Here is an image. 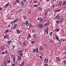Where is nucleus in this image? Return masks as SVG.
<instances>
[{
  "label": "nucleus",
  "instance_id": "nucleus-59",
  "mask_svg": "<svg viewBox=\"0 0 66 66\" xmlns=\"http://www.w3.org/2000/svg\"><path fill=\"white\" fill-rule=\"evenodd\" d=\"M1 66H4V65L3 64H2V65Z\"/></svg>",
  "mask_w": 66,
  "mask_h": 66
},
{
  "label": "nucleus",
  "instance_id": "nucleus-1",
  "mask_svg": "<svg viewBox=\"0 0 66 66\" xmlns=\"http://www.w3.org/2000/svg\"><path fill=\"white\" fill-rule=\"evenodd\" d=\"M33 51L34 52H36V53H38V47H37L36 49H34L33 50Z\"/></svg>",
  "mask_w": 66,
  "mask_h": 66
},
{
  "label": "nucleus",
  "instance_id": "nucleus-44",
  "mask_svg": "<svg viewBox=\"0 0 66 66\" xmlns=\"http://www.w3.org/2000/svg\"><path fill=\"white\" fill-rule=\"evenodd\" d=\"M13 29H16V27L15 26H14L13 28Z\"/></svg>",
  "mask_w": 66,
  "mask_h": 66
},
{
  "label": "nucleus",
  "instance_id": "nucleus-42",
  "mask_svg": "<svg viewBox=\"0 0 66 66\" xmlns=\"http://www.w3.org/2000/svg\"><path fill=\"white\" fill-rule=\"evenodd\" d=\"M52 7H55V5H52Z\"/></svg>",
  "mask_w": 66,
  "mask_h": 66
},
{
  "label": "nucleus",
  "instance_id": "nucleus-21",
  "mask_svg": "<svg viewBox=\"0 0 66 66\" xmlns=\"http://www.w3.org/2000/svg\"><path fill=\"white\" fill-rule=\"evenodd\" d=\"M4 37L5 38H7V37H8V36L7 35H6Z\"/></svg>",
  "mask_w": 66,
  "mask_h": 66
},
{
  "label": "nucleus",
  "instance_id": "nucleus-19",
  "mask_svg": "<svg viewBox=\"0 0 66 66\" xmlns=\"http://www.w3.org/2000/svg\"><path fill=\"white\" fill-rule=\"evenodd\" d=\"M5 52L6 54H7V53H8L7 51H5Z\"/></svg>",
  "mask_w": 66,
  "mask_h": 66
},
{
  "label": "nucleus",
  "instance_id": "nucleus-7",
  "mask_svg": "<svg viewBox=\"0 0 66 66\" xmlns=\"http://www.w3.org/2000/svg\"><path fill=\"white\" fill-rule=\"evenodd\" d=\"M13 60L14 63L16 62V61H15V57H14L13 58Z\"/></svg>",
  "mask_w": 66,
  "mask_h": 66
},
{
  "label": "nucleus",
  "instance_id": "nucleus-2",
  "mask_svg": "<svg viewBox=\"0 0 66 66\" xmlns=\"http://www.w3.org/2000/svg\"><path fill=\"white\" fill-rule=\"evenodd\" d=\"M38 26L39 28L40 29L42 28L43 27V25L42 24H38Z\"/></svg>",
  "mask_w": 66,
  "mask_h": 66
},
{
  "label": "nucleus",
  "instance_id": "nucleus-25",
  "mask_svg": "<svg viewBox=\"0 0 66 66\" xmlns=\"http://www.w3.org/2000/svg\"><path fill=\"white\" fill-rule=\"evenodd\" d=\"M9 4L8 3H7L6 5L5 6H6V7H7V6H9Z\"/></svg>",
  "mask_w": 66,
  "mask_h": 66
},
{
  "label": "nucleus",
  "instance_id": "nucleus-18",
  "mask_svg": "<svg viewBox=\"0 0 66 66\" xmlns=\"http://www.w3.org/2000/svg\"><path fill=\"white\" fill-rule=\"evenodd\" d=\"M20 55H21V56H23V54L22 53H20Z\"/></svg>",
  "mask_w": 66,
  "mask_h": 66
},
{
  "label": "nucleus",
  "instance_id": "nucleus-63",
  "mask_svg": "<svg viewBox=\"0 0 66 66\" xmlns=\"http://www.w3.org/2000/svg\"><path fill=\"white\" fill-rule=\"evenodd\" d=\"M58 41H59L60 42V40H59V38H58Z\"/></svg>",
  "mask_w": 66,
  "mask_h": 66
},
{
  "label": "nucleus",
  "instance_id": "nucleus-8",
  "mask_svg": "<svg viewBox=\"0 0 66 66\" xmlns=\"http://www.w3.org/2000/svg\"><path fill=\"white\" fill-rule=\"evenodd\" d=\"M66 4V1H65L63 3V5H65Z\"/></svg>",
  "mask_w": 66,
  "mask_h": 66
},
{
  "label": "nucleus",
  "instance_id": "nucleus-39",
  "mask_svg": "<svg viewBox=\"0 0 66 66\" xmlns=\"http://www.w3.org/2000/svg\"><path fill=\"white\" fill-rule=\"evenodd\" d=\"M11 27V24H9L8 25V28H10Z\"/></svg>",
  "mask_w": 66,
  "mask_h": 66
},
{
  "label": "nucleus",
  "instance_id": "nucleus-45",
  "mask_svg": "<svg viewBox=\"0 0 66 66\" xmlns=\"http://www.w3.org/2000/svg\"><path fill=\"white\" fill-rule=\"evenodd\" d=\"M2 54H5V53L4 52H2Z\"/></svg>",
  "mask_w": 66,
  "mask_h": 66
},
{
  "label": "nucleus",
  "instance_id": "nucleus-4",
  "mask_svg": "<svg viewBox=\"0 0 66 66\" xmlns=\"http://www.w3.org/2000/svg\"><path fill=\"white\" fill-rule=\"evenodd\" d=\"M48 60L47 59H45L44 60V62L45 63H48Z\"/></svg>",
  "mask_w": 66,
  "mask_h": 66
},
{
  "label": "nucleus",
  "instance_id": "nucleus-47",
  "mask_svg": "<svg viewBox=\"0 0 66 66\" xmlns=\"http://www.w3.org/2000/svg\"><path fill=\"white\" fill-rule=\"evenodd\" d=\"M44 32H46V29H44Z\"/></svg>",
  "mask_w": 66,
  "mask_h": 66
},
{
  "label": "nucleus",
  "instance_id": "nucleus-16",
  "mask_svg": "<svg viewBox=\"0 0 66 66\" xmlns=\"http://www.w3.org/2000/svg\"><path fill=\"white\" fill-rule=\"evenodd\" d=\"M60 5H62V1H60L59 3Z\"/></svg>",
  "mask_w": 66,
  "mask_h": 66
},
{
  "label": "nucleus",
  "instance_id": "nucleus-61",
  "mask_svg": "<svg viewBox=\"0 0 66 66\" xmlns=\"http://www.w3.org/2000/svg\"><path fill=\"white\" fill-rule=\"evenodd\" d=\"M19 44H20V45H21L22 43L21 42H19Z\"/></svg>",
  "mask_w": 66,
  "mask_h": 66
},
{
  "label": "nucleus",
  "instance_id": "nucleus-22",
  "mask_svg": "<svg viewBox=\"0 0 66 66\" xmlns=\"http://www.w3.org/2000/svg\"><path fill=\"white\" fill-rule=\"evenodd\" d=\"M27 17L26 16H24V20H25V19H27Z\"/></svg>",
  "mask_w": 66,
  "mask_h": 66
},
{
  "label": "nucleus",
  "instance_id": "nucleus-28",
  "mask_svg": "<svg viewBox=\"0 0 66 66\" xmlns=\"http://www.w3.org/2000/svg\"><path fill=\"white\" fill-rule=\"evenodd\" d=\"M42 8L40 7L39 9V11H42Z\"/></svg>",
  "mask_w": 66,
  "mask_h": 66
},
{
  "label": "nucleus",
  "instance_id": "nucleus-33",
  "mask_svg": "<svg viewBox=\"0 0 66 66\" xmlns=\"http://www.w3.org/2000/svg\"><path fill=\"white\" fill-rule=\"evenodd\" d=\"M30 37H31V36H30V35H28V38L29 39Z\"/></svg>",
  "mask_w": 66,
  "mask_h": 66
},
{
  "label": "nucleus",
  "instance_id": "nucleus-57",
  "mask_svg": "<svg viewBox=\"0 0 66 66\" xmlns=\"http://www.w3.org/2000/svg\"><path fill=\"white\" fill-rule=\"evenodd\" d=\"M56 32H58V29H56Z\"/></svg>",
  "mask_w": 66,
  "mask_h": 66
},
{
  "label": "nucleus",
  "instance_id": "nucleus-34",
  "mask_svg": "<svg viewBox=\"0 0 66 66\" xmlns=\"http://www.w3.org/2000/svg\"><path fill=\"white\" fill-rule=\"evenodd\" d=\"M22 52V50H20L19 51V52Z\"/></svg>",
  "mask_w": 66,
  "mask_h": 66
},
{
  "label": "nucleus",
  "instance_id": "nucleus-30",
  "mask_svg": "<svg viewBox=\"0 0 66 66\" xmlns=\"http://www.w3.org/2000/svg\"><path fill=\"white\" fill-rule=\"evenodd\" d=\"M37 5H35L33 6V7H37Z\"/></svg>",
  "mask_w": 66,
  "mask_h": 66
},
{
  "label": "nucleus",
  "instance_id": "nucleus-38",
  "mask_svg": "<svg viewBox=\"0 0 66 66\" xmlns=\"http://www.w3.org/2000/svg\"><path fill=\"white\" fill-rule=\"evenodd\" d=\"M55 18L56 19H58V16L57 15L56 16V17Z\"/></svg>",
  "mask_w": 66,
  "mask_h": 66
},
{
  "label": "nucleus",
  "instance_id": "nucleus-49",
  "mask_svg": "<svg viewBox=\"0 0 66 66\" xmlns=\"http://www.w3.org/2000/svg\"><path fill=\"white\" fill-rule=\"evenodd\" d=\"M23 65V64H24V62H23L21 63Z\"/></svg>",
  "mask_w": 66,
  "mask_h": 66
},
{
  "label": "nucleus",
  "instance_id": "nucleus-27",
  "mask_svg": "<svg viewBox=\"0 0 66 66\" xmlns=\"http://www.w3.org/2000/svg\"><path fill=\"white\" fill-rule=\"evenodd\" d=\"M31 31L32 33H34V29H32V30H31Z\"/></svg>",
  "mask_w": 66,
  "mask_h": 66
},
{
  "label": "nucleus",
  "instance_id": "nucleus-56",
  "mask_svg": "<svg viewBox=\"0 0 66 66\" xmlns=\"http://www.w3.org/2000/svg\"><path fill=\"white\" fill-rule=\"evenodd\" d=\"M61 11V10L60 9H58V12H60Z\"/></svg>",
  "mask_w": 66,
  "mask_h": 66
},
{
  "label": "nucleus",
  "instance_id": "nucleus-6",
  "mask_svg": "<svg viewBox=\"0 0 66 66\" xmlns=\"http://www.w3.org/2000/svg\"><path fill=\"white\" fill-rule=\"evenodd\" d=\"M49 23L48 22H47L46 23H45L44 25V26H45V27H46V26H47V25H48V24H49Z\"/></svg>",
  "mask_w": 66,
  "mask_h": 66
},
{
  "label": "nucleus",
  "instance_id": "nucleus-58",
  "mask_svg": "<svg viewBox=\"0 0 66 66\" xmlns=\"http://www.w3.org/2000/svg\"><path fill=\"white\" fill-rule=\"evenodd\" d=\"M47 2H49V1H50V0H46Z\"/></svg>",
  "mask_w": 66,
  "mask_h": 66
},
{
  "label": "nucleus",
  "instance_id": "nucleus-20",
  "mask_svg": "<svg viewBox=\"0 0 66 66\" xmlns=\"http://www.w3.org/2000/svg\"><path fill=\"white\" fill-rule=\"evenodd\" d=\"M17 19H16V20H14L13 21H12L13 22V23H15V22H16V20H17Z\"/></svg>",
  "mask_w": 66,
  "mask_h": 66
},
{
  "label": "nucleus",
  "instance_id": "nucleus-54",
  "mask_svg": "<svg viewBox=\"0 0 66 66\" xmlns=\"http://www.w3.org/2000/svg\"><path fill=\"white\" fill-rule=\"evenodd\" d=\"M19 66H21V64H20V63H19Z\"/></svg>",
  "mask_w": 66,
  "mask_h": 66
},
{
  "label": "nucleus",
  "instance_id": "nucleus-11",
  "mask_svg": "<svg viewBox=\"0 0 66 66\" xmlns=\"http://www.w3.org/2000/svg\"><path fill=\"white\" fill-rule=\"evenodd\" d=\"M12 41L10 40L9 41H8V44H10L11 43H12Z\"/></svg>",
  "mask_w": 66,
  "mask_h": 66
},
{
  "label": "nucleus",
  "instance_id": "nucleus-35",
  "mask_svg": "<svg viewBox=\"0 0 66 66\" xmlns=\"http://www.w3.org/2000/svg\"><path fill=\"white\" fill-rule=\"evenodd\" d=\"M16 2H14V4H13V5H16Z\"/></svg>",
  "mask_w": 66,
  "mask_h": 66
},
{
  "label": "nucleus",
  "instance_id": "nucleus-23",
  "mask_svg": "<svg viewBox=\"0 0 66 66\" xmlns=\"http://www.w3.org/2000/svg\"><path fill=\"white\" fill-rule=\"evenodd\" d=\"M53 33V32H51L50 33V35H51V36H52V34Z\"/></svg>",
  "mask_w": 66,
  "mask_h": 66
},
{
  "label": "nucleus",
  "instance_id": "nucleus-37",
  "mask_svg": "<svg viewBox=\"0 0 66 66\" xmlns=\"http://www.w3.org/2000/svg\"><path fill=\"white\" fill-rule=\"evenodd\" d=\"M13 23V21H11L10 22V24H12Z\"/></svg>",
  "mask_w": 66,
  "mask_h": 66
},
{
  "label": "nucleus",
  "instance_id": "nucleus-15",
  "mask_svg": "<svg viewBox=\"0 0 66 66\" xmlns=\"http://www.w3.org/2000/svg\"><path fill=\"white\" fill-rule=\"evenodd\" d=\"M10 62H11V61L10 60H8L7 61V63H9V64L10 63Z\"/></svg>",
  "mask_w": 66,
  "mask_h": 66
},
{
  "label": "nucleus",
  "instance_id": "nucleus-41",
  "mask_svg": "<svg viewBox=\"0 0 66 66\" xmlns=\"http://www.w3.org/2000/svg\"><path fill=\"white\" fill-rule=\"evenodd\" d=\"M61 61V59L60 58H58V61Z\"/></svg>",
  "mask_w": 66,
  "mask_h": 66
},
{
  "label": "nucleus",
  "instance_id": "nucleus-43",
  "mask_svg": "<svg viewBox=\"0 0 66 66\" xmlns=\"http://www.w3.org/2000/svg\"><path fill=\"white\" fill-rule=\"evenodd\" d=\"M37 1H34V3H37Z\"/></svg>",
  "mask_w": 66,
  "mask_h": 66
},
{
  "label": "nucleus",
  "instance_id": "nucleus-40",
  "mask_svg": "<svg viewBox=\"0 0 66 66\" xmlns=\"http://www.w3.org/2000/svg\"><path fill=\"white\" fill-rule=\"evenodd\" d=\"M48 64H44V65L45 66H48Z\"/></svg>",
  "mask_w": 66,
  "mask_h": 66
},
{
  "label": "nucleus",
  "instance_id": "nucleus-32",
  "mask_svg": "<svg viewBox=\"0 0 66 66\" xmlns=\"http://www.w3.org/2000/svg\"><path fill=\"white\" fill-rule=\"evenodd\" d=\"M29 26L30 27H32V24H31L30 23L29 24Z\"/></svg>",
  "mask_w": 66,
  "mask_h": 66
},
{
  "label": "nucleus",
  "instance_id": "nucleus-13",
  "mask_svg": "<svg viewBox=\"0 0 66 66\" xmlns=\"http://www.w3.org/2000/svg\"><path fill=\"white\" fill-rule=\"evenodd\" d=\"M39 49L40 51H42V50H43L42 49V48L41 47H40Z\"/></svg>",
  "mask_w": 66,
  "mask_h": 66
},
{
  "label": "nucleus",
  "instance_id": "nucleus-14",
  "mask_svg": "<svg viewBox=\"0 0 66 66\" xmlns=\"http://www.w3.org/2000/svg\"><path fill=\"white\" fill-rule=\"evenodd\" d=\"M56 37L57 40H58V36L56 35Z\"/></svg>",
  "mask_w": 66,
  "mask_h": 66
},
{
  "label": "nucleus",
  "instance_id": "nucleus-36",
  "mask_svg": "<svg viewBox=\"0 0 66 66\" xmlns=\"http://www.w3.org/2000/svg\"><path fill=\"white\" fill-rule=\"evenodd\" d=\"M63 62H64V64H66V60L64 61H63Z\"/></svg>",
  "mask_w": 66,
  "mask_h": 66
},
{
  "label": "nucleus",
  "instance_id": "nucleus-48",
  "mask_svg": "<svg viewBox=\"0 0 66 66\" xmlns=\"http://www.w3.org/2000/svg\"><path fill=\"white\" fill-rule=\"evenodd\" d=\"M12 66H15V65L14 64H12Z\"/></svg>",
  "mask_w": 66,
  "mask_h": 66
},
{
  "label": "nucleus",
  "instance_id": "nucleus-52",
  "mask_svg": "<svg viewBox=\"0 0 66 66\" xmlns=\"http://www.w3.org/2000/svg\"><path fill=\"white\" fill-rule=\"evenodd\" d=\"M23 2H26V0H23Z\"/></svg>",
  "mask_w": 66,
  "mask_h": 66
},
{
  "label": "nucleus",
  "instance_id": "nucleus-24",
  "mask_svg": "<svg viewBox=\"0 0 66 66\" xmlns=\"http://www.w3.org/2000/svg\"><path fill=\"white\" fill-rule=\"evenodd\" d=\"M31 44H33L35 43V42H34V41H32L31 42Z\"/></svg>",
  "mask_w": 66,
  "mask_h": 66
},
{
  "label": "nucleus",
  "instance_id": "nucleus-51",
  "mask_svg": "<svg viewBox=\"0 0 66 66\" xmlns=\"http://www.w3.org/2000/svg\"><path fill=\"white\" fill-rule=\"evenodd\" d=\"M16 26H17V24H15L14 25V27H16Z\"/></svg>",
  "mask_w": 66,
  "mask_h": 66
},
{
  "label": "nucleus",
  "instance_id": "nucleus-53",
  "mask_svg": "<svg viewBox=\"0 0 66 66\" xmlns=\"http://www.w3.org/2000/svg\"><path fill=\"white\" fill-rule=\"evenodd\" d=\"M55 6H58V4H56L55 5Z\"/></svg>",
  "mask_w": 66,
  "mask_h": 66
},
{
  "label": "nucleus",
  "instance_id": "nucleus-55",
  "mask_svg": "<svg viewBox=\"0 0 66 66\" xmlns=\"http://www.w3.org/2000/svg\"><path fill=\"white\" fill-rule=\"evenodd\" d=\"M4 65H5H5H6V63H5V62H4Z\"/></svg>",
  "mask_w": 66,
  "mask_h": 66
},
{
  "label": "nucleus",
  "instance_id": "nucleus-9",
  "mask_svg": "<svg viewBox=\"0 0 66 66\" xmlns=\"http://www.w3.org/2000/svg\"><path fill=\"white\" fill-rule=\"evenodd\" d=\"M9 31L8 30H6L5 31V34H7V33L9 32Z\"/></svg>",
  "mask_w": 66,
  "mask_h": 66
},
{
  "label": "nucleus",
  "instance_id": "nucleus-5",
  "mask_svg": "<svg viewBox=\"0 0 66 66\" xmlns=\"http://www.w3.org/2000/svg\"><path fill=\"white\" fill-rule=\"evenodd\" d=\"M25 24L26 26L28 27V26H29V24L28 21H27L25 23Z\"/></svg>",
  "mask_w": 66,
  "mask_h": 66
},
{
  "label": "nucleus",
  "instance_id": "nucleus-50",
  "mask_svg": "<svg viewBox=\"0 0 66 66\" xmlns=\"http://www.w3.org/2000/svg\"><path fill=\"white\" fill-rule=\"evenodd\" d=\"M39 57H40V58L41 59H42V57L40 56H39Z\"/></svg>",
  "mask_w": 66,
  "mask_h": 66
},
{
  "label": "nucleus",
  "instance_id": "nucleus-31",
  "mask_svg": "<svg viewBox=\"0 0 66 66\" xmlns=\"http://www.w3.org/2000/svg\"><path fill=\"white\" fill-rule=\"evenodd\" d=\"M16 2L17 3H19V0H17L16 1Z\"/></svg>",
  "mask_w": 66,
  "mask_h": 66
},
{
  "label": "nucleus",
  "instance_id": "nucleus-29",
  "mask_svg": "<svg viewBox=\"0 0 66 66\" xmlns=\"http://www.w3.org/2000/svg\"><path fill=\"white\" fill-rule=\"evenodd\" d=\"M57 60H58V57H56V62H57Z\"/></svg>",
  "mask_w": 66,
  "mask_h": 66
},
{
  "label": "nucleus",
  "instance_id": "nucleus-10",
  "mask_svg": "<svg viewBox=\"0 0 66 66\" xmlns=\"http://www.w3.org/2000/svg\"><path fill=\"white\" fill-rule=\"evenodd\" d=\"M21 58L20 56H19L18 57V60H21Z\"/></svg>",
  "mask_w": 66,
  "mask_h": 66
},
{
  "label": "nucleus",
  "instance_id": "nucleus-3",
  "mask_svg": "<svg viewBox=\"0 0 66 66\" xmlns=\"http://www.w3.org/2000/svg\"><path fill=\"white\" fill-rule=\"evenodd\" d=\"M37 20L40 21V22H42V21L43 20V18L41 17H39L38 18Z\"/></svg>",
  "mask_w": 66,
  "mask_h": 66
},
{
  "label": "nucleus",
  "instance_id": "nucleus-46",
  "mask_svg": "<svg viewBox=\"0 0 66 66\" xmlns=\"http://www.w3.org/2000/svg\"><path fill=\"white\" fill-rule=\"evenodd\" d=\"M2 11V8L0 7V11Z\"/></svg>",
  "mask_w": 66,
  "mask_h": 66
},
{
  "label": "nucleus",
  "instance_id": "nucleus-64",
  "mask_svg": "<svg viewBox=\"0 0 66 66\" xmlns=\"http://www.w3.org/2000/svg\"><path fill=\"white\" fill-rule=\"evenodd\" d=\"M23 65L21 64V66H23Z\"/></svg>",
  "mask_w": 66,
  "mask_h": 66
},
{
  "label": "nucleus",
  "instance_id": "nucleus-17",
  "mask_svg": "<svg viewBox=\"0 0 66 66\" xmlns=\"http://www.w3.org/2000/svg\"><path fill=\"white\" fill-rule=\"evenodd\" d=\"M17 33L18 34H19V33H20V31L19 30H18L17 31Z\"/></svg>",
  "mask_w": 66,
  "mask_h": 66
},
{
  "label": "nucleus",
  "instance_id": "nucleus-26",
  "mask_svg": "<svg viewBox=\"0 0 66 66\" xmlns=\"http://www.w3.org/2000/svg\"><path fill=\"white\" fill-rule=\"evenodd\" d=\"M47 29V34H48V28H46Z\"/></svg>",
  "mask_w": 66,
  "mask_h": 66
},
{
  "label": "nucleus",
  "instance_id": "nucleus-62",
  "mask_svg": "<svg viewBox=\"0 0 66 66\" xmlns=\"http://www.w3.org/2000/svg\"><path fill=\"white\" fill-rule=\"evenodd\" d=\"M12 47H13V48H15V46H14L13 45L12 46Z\"/></svg>",
  "mask_w": 66,
  "mask_h": 66
},
{
  "label": "nucleus",
  "instance_id": "nucleus-60",
  "mask_svg": "<svg viewBox=\"0 0 66 66\" xmlns=\"http://www.w3.org/2000/svg\"><path fill=\"white\" fill-rule=\"evenodd\" d=\"M11 56H14V55H13V54H12L11 55Z\"/></svg>",
  "mask_w": 66,
  "mask_h": 66
},
{
  "label": "nucleus",
  "instance_id": "nucleus-12",
  "mask_svg": "<svg viewBox=\"0 0 66 66\" xmlns=\"http://www.w3.org/2000/svg\"><path fill=\"white\" fill-rule=\"evenodd\" d=\"M20 4L22 5H23V1H22L20 3Z\"/></svg>",
  "mask_w": 66,
  "mask_h": 66
}]
</instances>
